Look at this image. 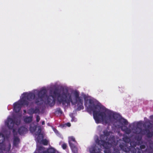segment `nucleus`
<instances>
[{"instance_id":"f257e3e1","label":"nucleus","mask_w":153,"mask_h":153,"mask_svg":"<svg viewBox=\"0 0 153 153\" xmlns=\"http://www.w3.org/2000/svg\"><path fill=\"white\" fill-rule=\"evenodd\" d=\"M45 102L51 106L54 103L57 99L59 102L63 104H77L79 109L83 108V100L85 105L88 111H92L94 119L96 123L104 125L113 124L116 127L120 128L127 134L131 131L127 127V121L120 119V115L112 110L105 108L100 104H97L89 97L84 93L79 96V92L76 90L68 89L57 92L55 91H50L48 96L46 97Z\"/></svg>"},{"instance_id":"f03ea898","label":"nucleus","mask_w":153,"mask_h":153,"mask_svg":"<svg viewBox=\"0 0 153 153\" xmlns=\"http://www.w3.org/2000/svg\"><path fill=\"white\" fill-rule=\"evenodd\" d=\"M47 91L45 87L41 88L39 90H34L31 92H25L22 94L20 99L13 104V110L16 113H18V116L14 117L13 116H9L5 121V125L9 129H12L13 135H17L18 134H22L27 131V128L21 127L18 129H15L16 126L19 125L20 122L21 115L20 111L22 106H28L30 102L33 101L37 105L42 103L43 102L46 104L45 101L46 99Z\"/></svg>"},{"instance_id":"7ed1b4c3","label":"nucleus","mask_w":153,"mask_h":153,"mask_svg":"<svg viewBox=\"0 0 153 153\" xmlns=\"http://www.w3.org/2000/svg\"><path fill=\"white\" fill-rule=\"evenodd\" d=\"M30 130L32 132H34L35 137L37 142V148L34 153H59L53 148L51 147L47 150L45 151L44 149L39 144H42L47 145L48 141L45 139H43V134L41 132V128L40 126L30 127Z\"/></svg>"},{"instance_id":"20e7f679","label":"nucleus","mask_w":153,"mask_h":153,"mask_svg":"<svg viewBox=\"0 0 153 153\" xmlns=\"http://www.w3.org/2000/svg\"><path fill=\"white\" fill-rule=\"evenodd\" d=\"M96 144H93L88 149L90 153H101V149L103 147L105 149V153H111L109 148L112 145L111 143L114 139H94Z\"/></svg>"},{"instance_id":"39448f33","label":"nucleus","mask_w":153,"mask_h":153,"mask_svg":"<svg viewBox=\"0 0 153 153\" xmlns=\"http://www.w3.org/2000/svg\"><path fill=\"white\" fill-rule=\"evenodd\" d=\"M3 130L0 131V153H6L10 150L11 145L7 142Z\"/></svg>"},{"instance_id":"423d86ee","label":"nucleus","mask_w":153,"mask_h":153,"mask_svg":"<svg viewBox=\"0 0 153 153\" xmlns=\"http://www.w3.org/2000/svg\"><path fill=\"white\" fill-rule=\"evenodd\" d=\"M14 137L13 140V148H17L19 146L20 143V140L16 135H14Z\"/></svg>"},{"instance_id":"0eeeda50","label":"nucleus","mask_w":153,"mask_h":153,"mask_svg":"<svg viewBox=\"0 0 153 153\" xmlns=\"http://www.w3.org/2000/svg\"><path fill=\"white\" fill-rule=\"evenodd\" d=\"M68 142L69 146L77 144V142L75 137L72 136H69L68 137Z\"/></svg>"},{"instance_id":"6e6552de","label":"nucleus","mask_w":153,"mask_h":153,"mask_svg":"<svg viewBox=\"0 0 153 153\" xmlns=\"http://www.w3.org/2000/svg\"><path fill=\"white\" fill-rule=\"evenodd\" d=\"M39 110L38 107H36L35 108H31L28 111V113L31 114L34 113H39Z\"/></svg>"},{"instance_id":"1a4fd4ad","label":"nucleus","mask_w":153,"mask_h":153,"mask_svg":"<svg viewBox=\"0 0 153 153\" xmlns=\"http://www.w3.org/2000/svg\"><path fill=\"white\" fill-rule=\"evenodd\" d=\"M73 153H78V149L76 145H73L70 146Z\"/></svg>"},{"instance_id":"9d476101","label":"nucleus","mask_w":153,"mask_h":153,"mask_svg":"<svg viewBox=\"0 0 153 153\" xmlns=\"http://www.w3.org/2000/svg\"><path fill=\"white\" fill-rule=\"evenodd\" d=\"M140 132L142 134H146L148 136L150 137V135L149 134V130H145L144 131H141L140 129H139Z\"/></svg>"},{"instance_id":"9b49d317","label":"nucleus","mask_w":153,"mask_h":153,"mask_svg":"<svg viewBox=\"0 0 153 153\" xmlns=\"http://www.w3.org/2000/svg\"><path fill=\"white\" fill-rule=\"evenodd\" d=\"M24 121L26 123H29L32 120V117H25L24 118Z\"/></svg>"},{"instance_id":"f8f14e48","label":"nucleus","mask_w":153,"mask_h":153,"mask_svg":"<svg viewBox=\"0 0 153 153\" xmlns=\"http://www.w3.org/2000/svg\"><path fill=\"white\" fill-rule=\"evenodd\" d=\"M61 146H62V148L63 149H65L66 148V147L67 146V144H66L65 143H62Z\"/></svg>"},{"instance_id":"ddd939ff","label":"nucleus","mask_w":153,"mask_h":153,"mask_svg":"<svg viewBox=\"0 0 153 153\" xmlns=\"http://www.w3.org/2000/svg\"><path fill=\"white\" fill-rule=\"evenodd\" d=\"M70 116L72 118L71 120V121L75 122L76 121V119L75 117H73L72 116H71V114L70 115Z\"/></svg>"},{"instance_id":"4468645a","label":"nucleus","mask_w":153,"mask_h":153,"mask_svg":"<svg viewBox=\"0 0 153 153\" xmlns=\"http://www.w3.org/2000/svg\"><path fill=\"white\" fill-rule=\"evenodd\" d=\"M143 124V123L141 121L137 123V126H140Z\"/></svg>"},{"instance_id":"2eb2a0df","label":"nucleus","mask_w":153,"mask_h":153,"mask_svg":"<svg viewBox=\"0 0 153 153\" xmlns=\"http://www.w3.org/2000/svg\"><path fill=\"white\" fill-rule=\"evenodd\" d=\"M39 117L38 116H37L36 117V121L37 122H38L40 120Z\"/></svg>"},{"instance_id":"dca6fc26","label":"nucleus","mask_w":153,"mask_h":153,"mask_svg":"<svg viewBox=\"0 0 153 153\" xmlns=\"http://www.w3.org/2000/svg\"><path fill=\"white\" fill-rule=\"evenodd\" d=\"M65 125L68 127H70L71 126V124L69 123H66Z\"/></svg>"},{"instance_id":"f3484780","label":"nucleus","mask_w":153,"mask_h":153,"mask_svg":"<svg viewBox=\"0 0 153 153\" xmlns=\"http://www.w3.org/2000/svg\"><path fill=\"white\" fill-rule=\"evenodd\" d=\"M145 146H143V145H142V146H140V148L141 149H143L145 148Z\"/></svg>"},{"instance_id":"a211bd4d","label":"nucleus","mask_w":153,"mask_h":153,"mask_svg":"<svg viewBox=\"0 0 153 153\" xmlns=\"http://www.w3.org/2000/svg\"><path fill=\"white\" fill-rule=\"evenodd\" d=\"M53 131H54V132H55V133H57L58 131H57L54 128H53Z\"/></svg>"},{"instance_id":"6ab92c4d","label":"nucleus","mask_w":153,"mask_h":153,"mask_svg":"<svg viewBox=\"0 0 153 153\" xmlns=\"http://www.w3.org/2000/svg\"><path fill=\"white\" fill-rule=\"evenodd\" d=\"M44 124H45V122L44 121H43L42 122V125H44Z\"/></svg>"},{"instance_id":"aec40b11","label":"nucleus","mask_w":153,"mask_h":153,"mask_svg":"<svg viewBox=\"0 0 153 153\" xmlns=\"http://www.w3.org/2000/svg\"><path fill=\"white\" fill-rule=\"evenodd\" d=\"M136 133H140V132H139V131H136Z\"/></svg>"},{"instance_id":"412c9836","label":"nucleus","mask_w":153,"mask_h":153,"mask_svg":"<svg viewBox=\"0 0 153 153\" xmlns=\"http://www.w3.org/2000/svg\"><path fill=\"white\" fill-rule=\"evenodd\" d=\"M24 111L25 113H26V111L25 110H24Z\"/></svg>"},{"instance_id":"4be33fe9","label":"nucleus","mask_w":153,"mask_h":153,"mask_svg":"<svg viewBox=\"0 0 153 153\" xmlns=\"http://www.w3.org/2000/svg\"><path fill=\"white\" fill-rule=\"evenodd\" d=\"M11 153H13V152H11Z\"/></svg>"}]
</instances>
